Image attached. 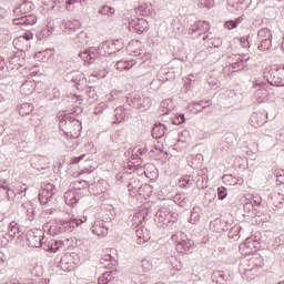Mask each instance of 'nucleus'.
Returning <instances> with one entry per match:
<instances>
[{"instance_id": "obj_2", "label": "nucleus", "mask_w": 284, "mask_h": 284, "mask_svg": "<svg viewBox=\"0 0 284 284\" xmlns=\"http://www.w3.org/2000/svg\"><path fill=\"white\" fill-rule=\"evenodd\" d=\"M154 221L158 227H172L179 221V213L162 206L156 211Z\"/></svg>"}, {"instance_id": "obj_5", "label": "nucleus", "mask_w": 284, "mask_h": 284, "mask_svg": "<svg viewBox=\"0 0 284 284\" xmlns=\"http://www.w3.org/2000/svg\"><path fill=\"white\" fill-rule=\"evenodd\" d=\"M171 240L173 243H176L175 250L180 254H187V252L194 250V241L187 239L183 240V233L172 235Z\"/></svg>"}, {"instance_id": "obj_18", "label": "nucleus", "mask_w": 284, "mask_h": 284, "mask_svg": "<svg viewBox=\"0 0 284 284\" xmlns=\"http://www.w3.org/2000/svg\"><path fill=\"white\" fill-rule=\"evenodd\" d=\"M173 202H175V204L179 205V207H182L183 210H187V207L192 206L190 197H187L184 193L175 194L173 197Z\"/></svg>"}, {"instance_id": "obj_7", "label": "nucleus", "mask_w": 284, "mask_h": 284, "mask_svg": "<svg viewBox=\"0 0 284 284\" xmlns=\"http://www.w3.org/2000/svg\"><path fill=\"white\" fill-rule=\"evenodd\" d=\"M257 41L260 45L257 50L265 52L272 48V31L268 28L260 29L257 32Z\"/></svg>"}, {"instance_id": "obj_17", "label": "nucleus", "mask_w": 284, "mask_h": 284, "mask_svg": "<svg viewBox=\"0 0 284 284\" xmlns=\"http://www.w3.org/2000/svg\"><path fill=\"white\" fill-rule=\"evenodd\" d=\"M12 23L13 26H34L37 23V16L27 13L24 17L14 18Z\"/></svg>"}, {"instance_id": "obj_29", "label": "nucleus", "mask_w": 284, "mask_h": 284, "mask_svg": "<svg viewBox=\"0 0 284 284\" xmlns=\"http://www.w3.org/2000/svg\"><path fill=\"white\" fill-rule=\"evenodd\" d=\"M134 65H136V60H121L116 62L115 68L123 72V70H132Z\"/></svg>"}, {"instance_id": "obj_60", "label": "nucleus", "mask_w": 284, "mask_h": 284, "mask_svg": "<svg viewBox=\"0 0 284 284\" xmlns=\"http://www.w3.org/2000/svg\"><path fill=\"white\" fill-rule=\"evenodd\" d=\"M276 183L278 185H284V170H278L275 174Z\"/></svg>"}, {"instance_id": "obj_44", "label": "nucleus", "mask_w": 284, "mask_h": 284, "mask_svg": "<svg viewBox=\"0 0 284 284\" xmlns=\"http://www.w3.org/2000/svg\"><path fill=\"white\" fill-rule=\"evenodd\" d=\"M241 230L242 227L239 225L233 226L229 232V239H234V241H239V239H241Z\"/></svg>"}, {"instance_id": "obj_10", "label": "nucleus", "mask_w": 284, "mask_h": 284, "mask_svg": "<svg viewBox=\"0 0 284 284\" xmlns=\"http://www.w3.org/2000/svg\"><path fill=\"white\" fill-rule=\"evenodd\" d=\"M125 21L129 23L130 32H135L136 34H143L150 28V24L143 18H129Z\"/></svg>"}, {"instance_id": "obj_31", "label": "nucleus", "mask_w": 284, "mask_h": 284, "mask_svg": "<svg viewBox=\"0 0 284 284\" xmlns=\"http://www.w3.org/2000/svg\"><path fill=\"white\" fill-rule=\"evenodd\" d=\"M44 97L49 101H52L54 99H59V97H61V92H59V89H57V87L49 85L44 91Z\"/></svg>"}, {"instance_id": "obj_12", "label": "nucleus", "mask_w": 284, "mask_h": 284, "mask_svg": "<svg viewBox=\"0 0 284 284\" xmlns=\"http://www.w3.org/2000/svg\"><path fill=\"white\" fill-rule=\"evenodd\" d=\"M266 78H267V82L271 85L283 88L284 87V65L268 71V75H266Z\"/></svg>"}, {"instance_id": "obj_52", "label": "nucleus", "mask_w": 284, "mask_h": 284, "mask_svg": "<svg viewBox=\"0 0 284 284\" xmlns=\"http://www.w3.org/2000/svg\"><path fill=\"white\" fill-rule=\"evenodd\" d=\"M210 230H213V232H217L219 234H221V232L224 231L221 226V220H214L213 222H211Z\"/></svg>"}, {"instance_id": "obj_3", "label": "nucleus", "mask_w": 284, "mask_h": 284, "mask_svg": "<svg viewBox=\"0 0 284 284\" xmlns=\"http://www.w3.org/2000/svg\"><path fill=\"white\" fill-rule=\"evenodd\" d=\"M60 128H64L62 129V132L69 139H79V136H81V122L74 118L61 120Z\"/></svg>"}, {"instance_id": "obj_21", "label": "nucleus", "mask_w": 284, "mask_h": 284, "mask_svg": "<svg viewBox=\"0 0 284 284\" xmlns=\"http://www.w3.org/2000/svg\"><path fill=\"white\" fill-rule=\"evenodd\" d=\"M229 63H231L234 72H239V71L243 70V68H245V64H243V58L239 54L230 55Z\"/></svg>"}, {"instance_id": "obj_32", "label": "nucleus", "mask_w": 284, "mask_h": 284, "mask_svg": "<svg viewBox=\"0 0 284 284\" xmlns=\"http://www.w3.org/2000/svg\"><path fill=\"white\" fill-rule=\"evenodd\" d=\"M151 135L154 139H162V136H165V125L161 123H155L151 130Z\"/></svg>"}, {"instance_id": "obj_49", "label": "nucleus", "mask_w": 284, "mask_h": 284, "mask_svg": "<svg viewBox=\"0 0 284 284\" xmlns=\"http://www.w3.org/2000/svg\"><path fill=\"white\" fill-rule=\"evenodd\" d=\"M267 98V90L265 88H260L255 91V99L261 103Z\"/></svg>"}, {"instance_id": "obj_63", "label": "nucleus", "mask_w": 284, "mask_h": 284, "mask_svg": "<svg viewBox=\"0 0 284 284\" xmlns=\"http://www.w3.org/2000/svg\"><path fill=\"white\" fill-rule=\"evenodd\" d=\"M214 278H219L216 281H229V277L225 276V273L223 271H217L214 273Z\"/></svg>"}, {"instance_id": "obj_41", "label": "nucleus", "mask_w": 284, "mask_h": 284, "mask_svg": "<svg viewBox=\"0 0 284 284\" xmlns=\"http://www.w3.org/2000/svg\"><path fill=\"white\" fill-rule=\"evenodd\" d=\"M193 184H194L193 175H185L181 178L179 182L180 187H192Z\"/></svg>"}, {"instance_id": "obj_50", "label": "nucleus", "mask_w": 284, "mask_h": 284, "mask_svg": "<svg viewBox=\"0 0 284 284\" xmlns=\"http://www.w3.org/2000/svg\"><path fill=\"white\" fill-rule=\"evenodd\" d=\"M0 190H3L6 192L9 201H10V191L12 190V184H8V181L6 180H0Z\"/></svg>"}, {"instance_id": "obj_13", "label": "nucleus", "mask_w": 284, "mask_h": 284, "mask_svg": "<svg viewBox=\"0 0 284 284\" xmlns=\"http://www.w3.org/2000/svg\"><path fill=\"white\" fill-rule=\"evenodd\" d=\"M26 192H28V185L16 182L11 184L10 200L16 203H21V200L26 196Z\"/></svg>"}, {"instance_id": "obj_19", "label": "nucleus", "mask_w": 284, "mask_h": 284, "mask_svg": "<svg viewBox=\"0 0 284 284\" xmlns=\"http://www.w3.org/2000/svg\"><path fill=\"white\" fill-rule=\"evenodd\" d=\"M30 165L34 170H45V168H48L45 164V156L43 155H32L30 158Z\"/></svg>"}, {"instance_id": "obj_28", "label": "nucleus", "mask_w": 284, "mask_h": 284, "mask_svg": "<svg viewBox=\"0 0 284 284\" xmlns=\"http://www.w3.org/2000/svg\"><path fill=\"white\" fill-rule=\"evenodd\" d=\"M64 202L70 207H74L77 203H79V194L74 193L73 191H68L64 193Z\"/></svg>"}, {"instance_id": "obj_35", "label": "nucleus", "mask_w": 284, "mask_h": 284, "mask_svg": "<svg viewBox=\"0 0 284 284\" xmlns=\"http://www.w3.org/2000/svg\"><path fill=\"white\" fill-rule=\"evenodd\" d=\"M174 110V102L171 99L163 100L161 102L160 112L161 114H170Z\"/></svg>"}, {"instance_id": "obj_56", "label": "nucleus", "mask_w": 284, "mask_h": 284, "mask_svg": "<svg viewBox=\"0 0 284 284\" xmlns=\"http://www.w3.org/2000/svg\"><path fill=\"white\" fill-rule=\"evenodd\" d=\"M111 105L108 102H101L95 106L94 114H103L104 110H108Z\"/></svg>"}, {"instance_id": "obj_14", "label": "nucleus", "mask_w": 284, "mask_h": 284, "mask_svg": "<svg viewBox=\"0 0 284 284\" xmlns=\"http://www.w3.org/2000/svg\"><path fill=\"white\" fill-rule=\"evenodd\" d=\"M126 101L128 105L135 108L136 110H141V108H150L151 104L150 98L141 95L140 93L131 95Z\"/></svg>"}, {"instance_id": "obj_57", "label": "nucleus", "mask_w": 284, "mask_h": 284, "mask_svg": "<svg viewBox=\"0 0 284 284\" xmlns=\"http://www.w3.org/2000/svg\"><path fill=\"white\" fill-rule=\"evenodd\" d=\"M197 6L199 8H214V0H199Z\"/></svg>"}, {"instance_id": "obj_11", "label": "nucleus", "mask_w": 284, "mask_h": 284, "mask_svg": "<svg viewBox=\"0 0 284 284\" xmlns=\"http://www.w3.org/2000/svg\"><path fill=\"white\" fill-rule=\"evenodd\" d=\"M210 31V22L199 20L190 26L189 34L193 39H199L202 34H206Z\"/></svg>"}, {"instance_id": "obj_37", "label": "nucleus", "mask_w": 284, "mask_h": 284, "mask_svg": "<svg viewBox=\"0 0 284 284\" xmlns=\"http://www.w3.org/2000/svg\"><path fill=\"white\" fill-rule=\"evenodd\" d=\"M196 187L199 190H205L207 187V175L200 171L196 176Z\"/></svg>"}, {"instance_id": "obj_45", "label": "nucleus", "mask_w": 284, "mask_h": 284, "mask_svg": "<svg viewBox=\"0 0 284 284\" xmlns=\"http://www.w3.org/2000/svg\"><path fill=\"white\" fill-rule=\"evenodd\" d=\"M99 14H105L106 17H112L116 12V10L108 4L102 6L99 9Z\"/></svg>"}, {"instance_id": "obj_22", "label": "nucleus", "mask_w": 284, "mask_h": 284, "mask_svg": "<svg viewBox=\"0 0 284 284\" xmlns=\"http://www.w3.org/2000/svg\"><path fill=\"white\" fill-rule=\"evenodd\" d=\"M71 81L73 83H75L77 90H85L87 80H85V75H83V73L74 72L71 78Z\"/></svg>"}, {"instance_id": "obj_15", "label": "nucleus", "mask_w": 284, "mask_h": 284, "mask_svg": "<svg viewBox=\"0 0 284 284\" xmlns=\"http://www.w3.org/2000/svg\"><path fill=\"white\" fill-rule=\"evenodd\" d=\"M202 41L204 48H206L207 50H212V48H221V45H223V41L220 40V38H214L212 33L204 34Z\"/></svg>"}, {"instance_id": "obj_4", "label": "nucleus", "mask_w": 284, "mask_h": 284, "mask_svg": "<svg viewBox=\"0 0 284 284\" xmlns=\"http://www.w3.org/2000/svg\"><path fill=\"white\" fill-rule=\"evenodd\" d=\"M82 223L83 220L81 219L60 220L54 229H50V233L53 235L68 234L70 232H74V229L79 227Z\"/></svg>"}, {"instance_id": "obj_58", "label": "nucleus", "mask_w": 284, "mask_h": 284, "mask_svg": "<svg viewBox=\"0 0 284 284\" xmlns=\"http://www.w3.org/2000/svg\"><path fill=\"white\" fill-rule=\"evenodd\" d=\"M172 123H173V125H181L182 123H185V114L180 113V114L175 115L172 119Z\"/></svg>"}, {"instance_id": "obj_23", "label": "nucleus", "mask_w": 284, "mask_h": 284, "mask_svg": "<svg viewBox=\"0 0 284 284\" xmlns=\"http://www.w3.org/2000/svg\"><path fill=\"white\" fill-rule=\"evenodd\" d=\"M118 274V271H108L98 278V284H112V281L116 278Z\"/></svg>"}, {"instance_id": "obj_42", "label": "nucleus", "mask_w": 284, "mask_h": 284, "mask_svg": "<svg viewBox=\"0 0 284 284\" xmlns=\"http://www.w3.org/2000/svg\"><path fill=\"white\" fill-rule=\"evenodd\" d=\"M143 221H145V213L143 212L135 213L132 217V222L135 227L143 225Z\"/></svg>"}, {"instance_id": "obj_43", "label": "nucleus", "mask_w": 284, "mask_h": 284, "mask_svg": "<svg viewBox=\"0 0 284 284\" xmlns=\"http://www.w3.org/2000/svg\"><path fill=\"white\" fill-rule=\"evenodd\" d=\"M100 265L105 267V270H112V255L106 254L100 258Z\"/></svg>"}, {"instance_id": "obj_53", "label": "nucleus", "mask_w": 284, "mask_h": 284, "mask_svg": "<svg viewBox=\"0 0 284 284\" xmlns=\"http://www.w3.org/2000/svg\"><path fill=\"white\" fill-rule=\"evenodd\" d=\"M136 14H141V17H148L150 14V9L148 8V4H140L135 9Z\"/></svg>"}, {"instance_id": "obj_6", "label": "nucleus", "mask_w": 284, "mask_h": 284, "mask_svg": "<svg viewBox=\"0 0 284 284\" xmlns=\"http://www.w3.org/2000/svg\"><path fill=\"white\" fill-rule=\"evenodd\" d=\"M26 65V51H18L8 58L7 71L14 72Z\"/></svg>"}, {"instance_id": "obj_24", "label": "nucleus", "mask_w": 284, "mask_h": 284, "mask_svg": "<svg viewBox=\"0 0 284 284\" xmlns=\"http://www.w3.org/2000/svg\"><path fill=\"white\" fill-rule=\"evenodd\" d=\"M252 128H261L265 123V114L263 113H253L248 120Z\"/></svg>"}, {"instance_id": "obj_8", "label": "nucleus", "mask_w": 284, "mask_h": 284, "mask_svg": "<svg viewBox=\"0 0 284 284\" xmlns=\"http://www.w3.org/2000/svg\"><path fill=\"white\" fill-rule=\"evenodd\" d=\"M57 194V186L52 183L42 184L39 191V201L41 205H48Z\"/></svg>"}, {"instance_id": "obj_33", "label": "nucleus", "mask_w": 284, "mask_h": 284, "mask_svg": "<svg viewBox=\"0 0 284 284\" xmlns=\"http://www.w3.org/2000/svg\"><path fill=\"white\" fill-rule=\"evenodd\" d=\"M61 27L64 28V30H79V28H81V21L77 19L63 20Z\"/></svg>"}, {"instance_id": "obj_59", "label": "nucleus", "mask_w": 284, "mask_h": 284, "mask_svg": "<svg viewBox=\"0 0 284 284\" xmlns=\"http://www.w3.org/2000/svg\"><path fill=\"white\" fill-rule=\"evenodd\" d=\"M217 197L220 201H223L227 197V189L224 186L217 187Z\"/></svg>"}, {"instance_id": "obj_27", "label": "nucleus", "mask_w": 284, "mask_h": 284, "mask_svg": "<svg viewBox=\"0 0 284 284\" xmlns=\"http://www.w3.org/2000/svg\"><path fill=\"white\" fill-rule=\"evenodd\" d=\"M36 83L32 80L24 81L20 87L21 94H24V97H28L34 92Z\"/></svg>"}, {"instance_id": "obj_16", "label": "nucleus", "mask_w": 284, "mask_h": 284, "mask_svg": "<svg viewBox=\"0 0 284 284\" xmlns=\"http://www.w3.org/2000/svg\"><path fill=\"white\" fill-rule=\"evenodd\" d=\"M108 222L103 220L95 221L91 227V232L95 234V236H108Z\"/></svg>"}, {"instance_id": "obj_36", "label": "nucleus", "mask_w": 284, "mask_h": 284, "mask_svg": "<svg viewBox=\"0 0 284 284\" xmlns=\"http://www.w3.org/2000/svg\"><path fill=\"white\" fill-rule=\"evenodd\" d=\"M21 207L24 209L28 221H34L36 213L32 202H24L21 204Z\"/></svg>"}, {"instance_id": "obj_25", "label": "nucleus", "mask_w": 284, "mask_h": 284, "mask_svg": "<svg viewBox=\"0 0 284 284\" xmlns=\"http://www.w3.org/2000/svg\"><path fill=\"white\" fill-rule=\"evenodd\" d=\"M135 234L138 236V245H143V243H148L150 241V233L148 232V229L141 226L135 231Z\"/></svg>"}, {"instance_id": "obj_40", "label": "nucleus", "mask_w": 284, "mask_h": 284, "mask_svg": "<svg viewBox=\"0 0 284 284\" xmlns=\"http://www.w3.org/2000/svg\"><path fill=\"white\" fill-rule=\"evenodd\" d=\"M61 241H51L48 244L44 243L43 250H45L47 252H59V248L61 247Z\"/></svg>"}, {"instance_id": "obj_9", "label": "nucleus", "mask_w": 284, "mask_h": 284, "mask_svg": "<svg viewBox=\"0 0 284 284\" xmlns=\"http://www.w3.org/2000/svg\"><path fill=\"white\" fill-rule=\"evenodd\" d=\"M27 241L29 247H44L45 242L43 237V231L34 229L28 232Z\"/></svg>"}, {"instance_id": "obj_38", "label": "nucleus", "mask_w": 284, "mask_h": 284, "mask_svg": "<svg viewBox=\"0 0 284 284\" xmlns=\"http://www.w3.org/2000/svg\"><path fill=\"white\" fill-rule=\"evenodd\" d=\"M115 121L113 123H121L122 121H125V118L128 116V112H125V108L118 106L114 111Z\"/></svg>"}, {"instance_id": "obj_51", "label": "nucleus", "mask_w": 284, "mask_h": 284, "mask_svg": "<svg viewBox=\"0 0 284 284\" xmlns=\"http://www.w3.org/2000/svg\"><path fill=\"white\" fill-rule=\"evenodd\" d=\"M75 43H79L80 45H85L88 43V33L81 31L75 38Z\"/></svg>"}, {"instance_id": "obj_26", "label": "nucleus", "mask_w": 284, "mask_h": 284, "mask_svg": "<svg viewBox=\"0 0 284 284\" xmlns=\"http://www.w3.org/2000/svg\"><path fill=\"white\" fill-rule=\"evenodd\" d=\"M54 27H52V24L49 23L45 27H43L41 31L36 33V37L39 41H42V39H48V37H52Z\"/></svg>"}, {"instance_id": "obj_62", "label": "nucleus", "mask_w": 284, "mask_h": 284, "mask_svg": "<svg viewBox=\"0 0 284 284\" xmlns=\"http://www.w3.org/2000/svg\"><path fill=\"white\" fill-rule=\"evenodd\" d=\"M85 159V154H81L80 156H73L69 160L70 165H75V163H80V161H83Z\"/></svg>"}, {"instance_id": "obj_30", "label": "nucleus", "mask_w": 284, "mask_h": 284, "mask_svg": "<svg viewBox=\"0 0 284 284\" xmlns=\"http://www.w3.org/2000/svg\"><path fill=\"white\" fill-rule=\"evenodd\" d=\"M7 236L11 240L21 236V231H19V224L17 222L13 221L9 224Z\"/></svg>"}, {"instance_id": "obj_20", "label": "nucleus", "mask_w": 284, "mask_h": 284, "mask_svg": "<svg viewBox=\"0 0 284 284\" xmlns=\"http://www.w3.org/2000/svg\"><path fill=\"white\" fill-rule=\"evenodd\" d=\"M111 141H113V143H118V145H125V142L128 141V131H125V129L115 131L111 135Z\"/></svg>"}, {"instance_id": "obj_54", "label": "nucleus", "mask_w": 284, "mask_h": 284, "mask_svg": "<svg viewBox=\"0 0 284 284\" xmlns=\"http://www.w3.org/2000/svg\"><path fill=\"white\" fill-rule=\"evenodd\" d=\"M200 219H201V215L199 214V209L194 207L191 211L190 223L194 225L195 223H199Z\"/></svg>"}, {"instance_id": "obj_1", "label": "nucleus", "mask_w": 284, "mask_h": 284, "mask_svg": "<svg viewBox=\"0 0 284 284\" xmlns=\"http://www.w3.org/2000/svg\"><path fill=\"white\" fill-rule=\"evenodd\" d=\"M120 50H123V41L121 40H113V41H105L102 42L99 48L91 47L89 49H85L84 51H81L78 57L87 63V65H92V63H95L99 57H105L106 54H116V52H120Z\"/></svg>"}, {"instance_id": "obj_46", "label": "nucleus", "mask_w": 284, "mask_h": 284, "mask_svg": "<svg viewBox=\"0 0 284 284\" xmlns=\"http://www.w3.org/2000/svg\"><path fill=\"white\" fill-rule=\"evenodd\" d=\"M271 201H272V204L275 207H278V205L283 204V194H281V193H272L271 194Z\"/></svg>"}, {"instance_id": "obj_48", "label": "nucleus", "mask_w": 284, "mask_h": 284, "mask_svg": "<svg viewBox=\"0 0 284 284\" xmlns=\"http://www.w3.org/2000/svg\"><path fill=\"white\" fill-rule=\"evenodd\" d=\"M241 21H243L242 18H237L235 20L226 21L224 23V28H226L227 30H234V28H239V23H241Z\"/></svg>"}, {"instance_id": "obj_61", "label": "nucleus", "mask_w": 284, "mask_h": 284, "mask_svg": "<svg viewBox=\"0 0 284 284\" xmlns=\"http://www.w3.org/2000/svg\"><path fill=\"white\" fill-rule=\"evenodd\" d=\"M133 48H134V43H131L129 45V52H130L131 55H133V57H141V54H143V50H141V49L134 50Z\"/></svg>"}, {"instance_id": "obj_39", "label": "nucleus", "mask_w": 284, "mask_h": 284, "mask_svg": "<svg viewBox=\"0 0 284 284\" xmlns=\"http://www.w3.org/2000/svg\"><path fill=\"white\" fill-rule=\"evenodd\" d=\"M34 110V105L31 103H22L18 111L21 116H28V114H32V111Z\"/></svg>"}, {"instance_id": "obj_47", "label": "nucleus", "mask_w": 284, "mask_h": 284, "mask_svg": "<svg viewBox=\"0 0 284 284\" xmlns=\"http://www.w3.org/2000/svg\"><path fill=\"white\" fill-rule=\"evenodd\" d=\"M18 7H20L21 12H23V14L26 16L29 14V12H32V8H34V4H32V2L24 1Z\"/></svg>"}, {"instance_id": "obj_55", "label": "nucleus", "mask_w": 284, "mask_h": 284, "mask_svg": "<svg viewBox=\"0 0 284 284\" xmlns=\"http://www.w3.org/2000/svg\"><path fill=\"white\" fill-rule=\"evenodd\" d=\"M90 184H88V181L82 180V181H75L73 182V190H85L87 187H89Z\"/></svg>"}, {"instance_id": "obj_34", "label": "nucleus", "mask_w": 284, "mask_h": 284, "mask_svg": "<svg viewBox=\"0 0 284 284\" xmlns=\"http://www.w3.org/2000/svg\"><path fill=\"white\" fill-rule=\"evenodd\" d=\"M250 3H252V0H230V4L232 8H235V10H246Z\"/></svg>"}, {"instance_id": "obj_64", "label": "nucleus", "mask_w": 284, "mask_h": 284, "mask_svg": "<svg viewBox=\"0 0 284 284\" xmlns=\"http://www.w3.org/2000/svg\"><path fill=\"white\" fill-rule=\"evenodd\" d=\"M13 17H16V19H21V17H26V14L21 11L20 7H16L13 9Z\"/></svg>"}]
</instances>
